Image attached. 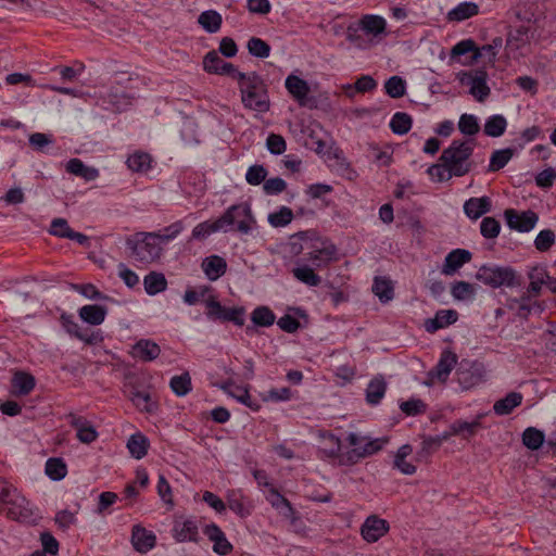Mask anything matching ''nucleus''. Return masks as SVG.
<instances>
[{"mask_svg": "<svg viewBox=\"0 0 556 556\" xmlns=\"http://www.w3.org/2000/svg\"><path fill=\"white\" fill-rule=\"evenodd\" d=\"M545 435L543 431L534 427H528L522 433V443L531 451L539 450L543 445Z\"/></svg>", "mask_w": 556, "mask_h": 556, "instance_id": "49", "label": "nucleus"}, {"mask_svg": "<svg viewBox=\"0 0 556 556\" xmlns=\"http://www.w3.org/2000/svg\"><path fill=\"white\" fill-rule=\"evenodd\" d=\"M227 506L240 517L250 515V510L243 504V495L240 491L231 490L227 494Z\"/></svg>", "mask_w": 556, "mask_h": 556, "instance_id": "52", "label": "nucleus"}, {"mask_svg": "<svg viewBox=\"0 0 556 556\" xmlns=\"http://www.w3.org/2000/svg\"><path fill=\"white\" fill-rule=\"evenodd\" d=\"M60 321L62 327L68 334L77 338L78 340L85 342L86 344L92 345L102 339L99 332L88 334L86 331H83L79 325L74 320L73 315L71 314L62 313L60 316Z\"/></svg>", "mask_w": 556, "mask_h": 556, "instance_id": "19", "label": "nucleus"}, {"mask_svg": "<svg viewBox=\"0 0 556 556\" xmlns=\"http://www.w3.org/2000/svg\"><path fill=\"white\" fill-rule=\"evenodd\" d=\"M324 439L328 442V446L323 448L324 454L332 459H338L341 465V457L344 453L341 452V440L339 437L331 432L324 434Z\"/></svg>", "mask_w": 556, "mask_h": 556, "instance_id": "53", "label": "nucleus"}, {"mask_svg": "<svg viewBox=\"0 0 556 556\" xmlns=\"http://www.w3.org/2000/svg\"><path fill=\"white\" fill-rule=\"evenodd\" d=\"M412 124L413 119L409 114L396 112L390 121V128L396 135H405L410 130Z\"/></svg>", "mask_w": 556, "mask_h": 556, "instance_id": "50", "label": "nucleus"}, {"mask_svg": "<svg viewBox=\"0 0 556 556\" xmlns=\"http://www.w3.org/2000/svg\"><path fill=\"white\" fill-rule=\"evenodd\" d=\"M332 191L333 188L331 185L318 182L308 185L305 189V194L311 199L325 200V197L330 194Z\"/></svg>", "mask_w": 556, "mask_h": 556, "instance_id": "64", "label": "nucleus"}, {"mask_svg": "<svg viewBox=\"0 0 556 556\" xmlns=\"http://www.w3.org/2000/svg\"><path fill=\"white\" fill-rule=\"evenodd\" d=\"M390 526L386 519L377 515L368 516L361 527V535L368 543H375L389 532Z\"/></svg>", "mask_w": 556, "mask_h": 556, "instance_id": "13", "label": "nucleus"}, {"mask_svg": "<svg viewBox=\"0 0 556 556\" xmlns=\"http://www.w3.org/2000/svg\"><path fill=\"white\" fill-rule=\"evenodd\" d=\"M222 15L214 10H207L199 15L198 23L201 27L210 34H214L220 29Z\"/></svg>", "mask_w": 556, "mask_h": 556, "instance_id": "42", "label": "nucleus"}, {"mask_svg": "<svg viewBox=\"0 0 556 556\" xmlns=\"http://www.w3.org/2000/svg\"><path fill=\"white\" fill-rule=\"evenodd\" d=\"M251 321L258 327H270L276 321V315L268 306H256L251 313Z\"/></svg>", "mask_w": 556, "mask_h": 556, "instance_id": "44", "label": "nucleus"}, {"mask_svg": "<svg viewBox=\"0 0 556 556\" xmlns=\"http://www.w3.org/2000/svg\"><path fill=\"white\" fill-rule=\"evenodd\" d=\"M172 536L177 543H199L201 540L198 523L192 518L176 517L172 528Z\"/></svg>", "mask_w": 556, "mask_h": 556, "instance_id": "12", "label": "nucleus"}, {"mask_svg": "<svg viewBox=\"0 0 556 556\" xmlns=\"http://www.w3.org/2000/svg\"><path fill=\"white\" fill-rule=\"evenodd\" d=\"M476 278L484 285L496 289L501 287H520L521 276L509 266H488L482 265L476 275Z\"/></svg>", "mask_w": 556, "mask_h": 556, "instance_id": "6", "label": "nucleus"}, {"mask_svg": "<svg viewBox=\"0 0 556 556\" xmlns=\"http://www.w3.org/2000/svg\"><path fill=\"white\" fill-rule=\"evenodd\" d=\"M376 87L377 83L371 76L363 75L355 81L354 86L345 85L343 88L345 90V93L349 97H352L353 90L364 93L374 90Z\"/></svg>", "mask_w": 556, "mask_h": 556, "instance_id": "54", "label": "nucleus"}, {"mask_svg": "<svg viewBox=\"0 0 556 556\" xmlns=\"http://www.w3.org/2000/svg\"><path fill=\"white\" fill-rule=\"evenodd\" d=\"M515 151L516 150L513 148L495 150L490 157L489 170L498 172L500 169L504 168L514 156Z\"/></svg>", "mask_w": 556, "mask_h": 556, "instance_id": "46", "label": "nucleus"}, {"mask_svg": "<svg viewBox=\"0 0 556 556\" xmlns=\"http://www.w3.org/2000/svg\"><path fill=\"white\" fill-rule=\"evenodd\" d=\"M501 231L500 222L491 216L484 217L480 224V232L485 239H495Z\"/></svg>", "mask_w": 556, "mask_h": 556, "instance_id": "62", "label": "nucleus"}, {"mask_svg": "<svg viewBox=\"0 0 556 556\" xmlns=\"http://www.w3.org/2000/svg\"><path fill=\"white\" fill-rule=\"evenodd\" d=\"M161 348L149 339H140L132 345L131 354L142 362H152L160 356Z\"/></svg>", "mask_w": 556, "mask_h": 556, "instance_id": "26", "label": "nucleus"}, {"mask_svg": "<svg viewBox=\"0 0 556 556\" xmlns=\"http://www.w3.org/2000/svg\"><path fill=\"white\" fill-rule=\"evenodd\" d=\"M475 146L473 139L453 140L450 147L443 150L440 156L441 164L430 166L426 174H433L432 172L441 166L448 174H467L471 170L469 157Z\"/></svg>", "mask_w": 556, "mask_h": 556, "instance_id": "1", "label": "nucleus"}, {"mask_svg": "<svg viewBox=\"0 0 556 556\" xmlns=\"http://www.w3.org/2000/svg\"><path fill=\"white\" fill-rule=\"evenodd\" d=\"M203 533L211 542H213V552L217 555L226 556L232 552V544L228 541L224 531L216 523L212 522L206 525L203 529Z\"/></svg>", "mask_w": 556, "mask_h": 556, "instance_id": "14", "label": "nucleus"}, {"mask_svg": "<svg viewBox=\"0 0 556 556\" xmlns=\"http://www.w3.org/2000/svg\"><path fill=\"white\" fill-rule=\"evenodd\" d=\"M286 89L291 94V97L298 101L300 105H305L307 101V96L311 91V88L306 80L296 76L289 75L285 81Z\"/></svg>", "mask_w": 556, "mask_h": 556, "instance_id": "25", "label": "nucleus"}, {"mask_svg": "<svg viewBox=\"0 0 556 556\" xmlns=\"http://www.w3.org/2000/svg\"><path fill=\"white\" fill-rule=\"evenodd\" d=\"M346 441L352 448L344 452L341 457V465L343 466H353L362 459L377 454L383 448L384 444L388 443L387 438L369 439L355 432H350L346 437Z\"/></svg>", "mask_w": 556, "mask_h": 556, "instance_id": "3", "label": "nucleus"}, {"mask_svg": "<svg viewBox=\"0 0 556 556\" xmlns=\"http://www.w3.org/2000/svg\"><path fill=\"white\" fill-rule=\"evenodd\" d=\"M315 268L316 267L298 260L296 267L292 269V274L302 283L309 287H318L321 282V278L315 273Z\"/></svg>", "mask_w": 556, "mask_h": 556, "instance_id": "32", "label": "nucleus"}, {"mask_svg": "<svg viewBox=\"0 0 556 556\" xmlns=\"http://www.w3.org/2000/svg\"><path fill=\"white\" fill-rule=\"evenodd\" d=\"M472 253L466 249L452 250L444 258L441 273L445 276L454 275L466 263L470 262Z\"/></svg>", "mask_w": 556, "mask_h": 556, "instance_id": "20", "label": "nucleus"}, {"mask_svg": "<svg viewBox=\"0 0 556 556\" xmlns=\"http://www.w3.org/2000/svg\"><path fill=\"white\" fill-rule=\"evenodd\" d=\"M247 48L251 55L260 59L268 58L271 51L270 46L258 37L250 38Z\"/></svg>", "mask_w": 556, "mask_h": 556, "instance_id": "55", "label": "nucleus"}, {"mask_svg": "<svg viewBox=\"0 0 556 556\" xmlns=\"http://www.w3.org/2000/svg\"><path fill=\"white\" fill-rule=\"evenodd\" d=\"M266 500L286 518L290 519L292 525H295L296 521L301 520L298 511L293 508L290 501L285 497L274 485H270Z\"/></svg>", "mask_w": 556, "mask_h": 556, "instance_id": "17", "label": "nucleus"}, {"mask_svg": "<svg viewBox=\"0 0 556 556\" xmlns=\"http://www.w3.org/2000/svg\"><path fill=\"white\" fill-rule=\"evenodd\" d=\"M485 375L484 365L480 362H472L469 370L458 371V380L464 386V388L469 389L476 384H479L483 381Z\"/></svg>", "mask_w": 556, "mask_h": 556, "instance_id": "31", "label": "nucleus"}, {"mask_svg": "<svg viewBox=\"0 0 556 556\" xmlns=\"http://www.w3.org/2000/svg\"><path fill=\"white\" fill-rule=\"evenodd\" d=\"M504 217L507 226L519 232H529L535 227L539 220L538 214L531 210L517 211L515 208H506L504 211Z\"/></svg>", "mask_w": 556, "mask_h": 556, "instance_id": "11", "label": "nucleus"}, {"mask_svg": "<svg viewBox=\"0 0 556 556\" xmlns=\"http://www.w3.org/2000/svg\"><path fill=\"white\" fill-rule=\"evenodd\" d=\"M241 101L245 109L265 113L270 108L266 84L263 78L252 73H237Z\"/></svg>", "mask_w": 556, "mask_h": 556, "instance_id": "2", "label": "nucleus"}, {"mask_svg": "<svg viewBox=\"0 0 556 556\" xmlns=\"http://www.w3.org/2000/svg\"><path fill=\"white\" fill-rule=\"evenodd\" d=\"M154 160L148 152L144 151H135L130 155H128L126 160V165L129 170L134 173H147L153 169Z\"/></svg>", "mask_w": 556, "mask_h": 556, "instance_id": "29", "label": "nucleus"}, {"mask_svg": "<svg viewBox=\"0 0 556 556\" xmlns=\"http://www.w3.org/2000/svg\"><path fill=\"white\" fill-rule=\"evenodd\" d=\"M203 67L207 73L229 75L233 78H237V73H239L231 63L224 61L216 51H210L205 54Z\"/></svg>", "mask_w": 556, "mask_h": 556, "instance_id": "18", "label": "nucleus"}, {"mask_svg": "<svg viewBox=\"0 0 556 556\" xmlns=\"http://www.w3.org/2000/svg\"><path fill=\"white\" fill-rule=\"evenodd\" d=\"M130 257L142 264H150L161 255L159 236L155 232H139L127 239Z\"/></svg>", "mask_w": 556, "mask_h": 556, "instance_id": "5", "label": "nucleus"}, {"mask_svg": "<svg viewBox=\"0 0 556 556\" xmlns=\"http://www.w3.org/2000/svg\"><path fill=\"white\" fill-rule=\"evenodd\" d=\"M108 314V308L98 304H88L79 308L78 315L80 319L89 325H101Z\"/></svg>", "mask_w": 556, "mask_h": 556, "instance_id": "33", "label": "nucleus"}, {"mask_svg": "<svg viewBox=\"0 0 556 556\" xmlns=\"http://www.w3.org/2000/svg\"><path fill=\"white\" fill-rule=\"evenodd\" d=\"M483 417L484 414H479L472 421L463 419L454 420L448 427V432L444 434V439H447L448 435H458L465 440L475 437L478 430L482 428L481 419Z\"/></svg>", "mask_w": 556, "mask_h": 556, "instance_id": "15", "label": "nucleus"}, {"mask_svg": "<svg viewBox=\"0 0 556 556\" xmlns=\"http://www.w3.org/2000/svg\"><path fill=\"white\" fill-rule=\"evenodd\" d=\"M507 128V121L501 114H495L486 118L483 131L486 136L497 138L501 137Z\"/></svg>", "mask_w": 556, "mask_h": 556, "instance_id": "43", "label": "nucleus"}, {"mask_svg": "<svg viewBox=\"0 0 556 556\" xmlns=\"http://www.w3.org/2000/svg\"><path fill=\"white\" fill-rule=\"evenodd\" d=\"M219 222L224 231H237L242 235L252 232L256 220L253 216L251 205L247 202L229 206L220 216Z\"/></svg>", "mask_w": 556, "mask_h": 556, "instance_id": "4", "label": "nucleus"}, {"mask_svg": "<svg viewBox=\"0 0 556 556\" xmlns=\"http://www.w3.org/2000/svg\"><path fill=\"white\" fill-rule=\"evenodd\" d=\"M427 404L420 400L410 397L407 401L400 403V409L406 415V416H419L427 412Z\"/></svg>", "mask_w": 556, "mask_h": 556, "instance_id": "59", "label": "nucleus"}, {"mask_svg": "<svg viewBox=\"0 0 556 556\" xmlns=\"http://www.w3.org/2000/svg\"><path fill=\"white\" fill-rule=\"evenodd\" d=\"M143 285L149 295H155L166 289L167 280L162 273L151 271L144 277Z\"/></svg>", "mask_w": 556, "mask_h": 556, "instance_id": "41", "label": "nucleus"}, {"mask_svg": "<svg viewBox=\"0 0 556 556\" xmlns=\"http://www.w3.org/2000/svg\"><path fill=\"white\" fill-rule=\"evenodd\" d=\"M511 302L509 307L516 308L517 316L522 319H528L533 309L542 311L541 305L536 301L532 302L530 295L526 293L520 299H514Z\"/></svg>", "mask_w": 556, "mask_h": 556, "instance_id": "39", "label": "nucleus"}, {"mask_svg": "<svg viewBox=\"0 0 556 556\" xmlns=\"http://www.w3.org/2000/svg\"><path fill=\"white\" fill-rule=\"evenodd\" d=\"M4 504L8 505L5 515L9 519L23 523H31L35 521L30 503L23 495L18 494L17 491L12 493L9 501Z\"/></svg>", "mask_w": 556, "mask_h": 556, "instance_id": "10", "label": "nucleus"}, {"mask_svg": "<svg viewBox=\"0 0 556 556\" xmlns=\"http://www.w3.org/2000/svg\"><path fill=\"white\" fill-rule=\"evenodd\" d=\"M366 402L370 406L378 405L387 392V382L382 376L372 378L366 388Z\"/></svg>", "mask_w": 556, "mask_h": 556, "instance_id": "34", "label": "nucleus"}, {"mask_svg": "<svg viewBox=\"0 0 556 556\" xmlns=\"http://www.w3.org/2000/svg\"><path fill=\"white\" fill-rule=\"evenodd\" d=\"M490 210L491 201L488 197L470 198L464 204V212L471 219H478Z\"/></svg>", "mask_w": 556, "mask_h": 556, "instance_id": "35", "label": "nucleus"}, {"mask_svg": "<svg viewBox=\"0 0 556 556\" xmlns=\"http://www.w3.org/2000/svg\"><path fill=\"white\" fill-rule=\"evenodd\" d=\"M36 387V378L28 371L16 370L11 378V393L16 396H26Z\"/></svg>", "mask_w": 556, "mask_h": 556, "instance_id": "21", "label": "nucleus"}, {"mask_svg": "<svg viewBox=\"0 0 556 556\" xmlns=\"http://www.w3.org/2000/svg\"><path fill=\"white\" fill-rule=\"evenodd\" d=\"M150 441L141 432L131 434L127 441V448L132 457L136 459L143 458L149 451Z\"/></svg>", "mask_w": 556, "mask_h": 556, "instance_id": "37", "label": "nucleus"}, {"mask_svg": "<svg viewBox=\"0 0 556 556\" xmlns=\"http://www.w3.org/2000/svg\"><path fill=\"white\" fill-rule=\"evenodd\" d=\"M451 294L457 301H470L476 296V288L467 281H455L452 283Z\"/></svg>", "mask_w": 556, "mask_h": 556, "instance_id": "47", "label": "nucleus"}, {"mask_svg": "<svg viewBox=\"0 0 556 556\" xmlns=\"http://www.w3.org/2000/svg\"><path fill=\"white\" fill-rule=\"evenodd\" d=\"M372 291L382 303L389 302L394 296V289L391 281L383 277L375 278Z\"/></svg>", "mask_w": 556, "mask_h": 556, "instance_id": "48", "label": "nucleus"}, {"mask_svg": "<svg viewBox=\"0 0 556 556\" xmlns=\"http://www.w3.org/2000/svg\"><path fill=\"white\" fill-rule=\"evenodd\" d=\"M316 236L317 231L314 229L299 231L292 235L289 242L290 253L305 256L307 250L314 248L313 239H315Z\"/></svg>", "mask_w": 556, "mask_h": 556, "instance_id": "24", "label": "nucleus"}, {"mask_svg": "<svg viewBox=\"0 0 556 556\" xmlns=\"http://www.w3.org/2000/svg\"><path fill=\"white\" fill-rule=\"evenodd\" d=\"M554 242H555L554 231L551 229H544L538 233V236L534 240V245H535V249L539 250L540 252H545L551 249V247L554 244Z\"/></svg>", "mask_w": 556, "mask_h": 556, "instance_id": "63", "label": "nucleus"}, {"mask_svg": "<svg viewBox=\"0 0 556 556\" xmlns=\"http://www.w3.org/2000/svg\"><path fill=\"white\" fill-rule=\"evenodd\" d=\"M458 319V313L455 309H439L433 318L425 320V329L429 333H434L440 329L455 324Z\"/></svg>", "mask_w": 556, "mask_h": 556, "instance_id": "23", "label": "nucleus"}, {"mask_svg": "<svg viewBox=\"0 0 556 556\" xmlns=\"http://www.w3.org/2000/svg\"><path fill=\"white\" fill-rule=\"evenodd\" d=\"M202 269L208 280L215 281L225 275L227 263L225 258L219 255H211L203 260Z\"/></svg>", "mask_w": 556, "mask_h": 556, "instance_id": "28", "label": "nucleus"}, {"mask_svg": "<svg viewBox=\"0 0 556 556\" xmlns=\"http://www.w3.org/2000/svg\"><path fill=\"white\" fill-rule=\"evenodd\" d=\"M384 89L388 96L397 99L405 94L406 83L400 76H392L386 81Z\"/></svg>", "mask_w": 556, "mask_h": 556, "instance_id": "61", "label": "nucleus"}, {"mask_svg": "<svg viewBox=\"0 0 556 556\" xmlns=\"http://www.w3.org/2000/svg\"><path fill=\"white\" fill-rule=\"evenodd\" d=\"M206 316L211 320L222 323H232L238 327H242L245 323V308L243 306L227 307L214 298L206 301Z\"/></svg>", "mask_w": 556, "mask_h": 556, "instance_id": "8", "label": "nucleus"}, {"mask_svg": "<svg viewBox=\"0 0 556 556\" xmlns=\"http://www.w3.org/2000/svg\"><path fill=\"white\" fill-rule=\"evenodd\" d=\"M169 387L177 396L187 395L192 390L191 377L189 372H184L181 375L172 377Z\"/></svg>", "mask_w": 556, "mask_h": 556, "instance_id": "51", "label": "nucleus"}, {"mask_svg": "<svg viewBox=\"0 0 556 556\" xmlns=\"http://www.w3.org/2000/svg\"><path fill=\"white\" fill-rule=\"evenodd\" d=\"M184 192L189 195H197L205 190V181L201 176H184V180L179 181Z\"/></svg>", "mask_w": 556, "mask_h": 556, "instance_id": "58", "label": "nucleus"}, {"mask_svg": "<svg viewBox=\"0 0 556 556\" xmlns=\"http://www.w3.org/2000/svg\"><path fill=\"white\" fill-rule=\"evenodd\" d=\"M131 543L135 551L148 553L156 544V536L152 531L147 530L140 525H135L131 530Z\"/></svg>", "mask_w": 556, "mask_h": 556, "instance_id": "22", "label": "nucleus"}, {"mask_svg": "<svg viewBox=\"0 0 556 556\" xmlns=\"http://www.w3.org/2000/svg\"><path fill=\"white\" fill-rule=\"evenodd\" d=\"M387 22L379 15L367 14L359 21V28L368 35L378 36L386 30Z\"/></svg>", "mask_w": 556, "mask_h": 556, "instance_id": "40", "label": "nucleus"}, {"mask_svg": "<svg viewBox=\"0 0 556 556\" xmlns=\"http://www.w3.org/2000/svg\"><path fill=\"white\" fill-rule=\"evenodd\" d=\"M459 80L463 85L470 87V94L479 102H483L490 96V88L486 84L488 73L483 70L460 73Z\"/></svg>", "mask_w": 556, "mask_h": 556, "instance_id": "9", "label": "nucleus"}, {"mask_svg": "<svg viewBox=\"0 0 556 556\" xmlns=\"http://www.w3.org/2000/svg\"><path fill=\"white\" fill-rule=\"evenodd\" d=\"M293 219V212L288 206H281L279 211L270 213L268 215V223L273 227H285L289 225Z\"/></svg>", "mask_w": 556, "mask_h": 556, "instance_id": "60", "label": "nucleus"}, {"mask_svg": "<svg viewBox=\"0 0 556 556\" xmlns=\"http://www.w3.org/2000/svg\"><path fill=\"white\" fill-rule=\"evenodd\" d=\"M458 129L465 136H475L479 132L478 118L473 114L464 113L458 121Z\"/></svg>", "mask_w": 556, "mask_h": 556, "instance_id": "56", "label": "nucleus"}, {"mask_svg": "<svg viewBox=\"0 0 556 556\" xmlns=\"http://www.w3.org/2000/svg\"><path fill=\"white\" fill-rule=\"evenodd\" d=\"M479 13V7L475 2L465 1L457 4L447 13V17L453 22H463Z\"/></svg>", "mask_w": 556, "mask_h": 556, "instance_id": "38", "label": "nucleus"}, {"mask_svg": "<svg viewBox=\"0 0 556 556\" xmlns=\"http://www.w3.org/2000/svg\"><path fill=\"white\" fill-rule=\"evenodd\" d=\"M522 400L523 396L520 392L511 391L494 403L493 412L497 416L509 415L516 407L521 405Z\"/></svg>", "mask_w": 556, "mask_h": 556, "instance_id": "30", "label": "nucleus"}, {"mask_svg": "<svg viewBox=\"0 0 556 556\" xmlns=\"http://www.w3.org/2000/svg\"><path fill=\"white\" fill-rule=\"evenodd\" d=\"M223 230V226L219 222V217L215 219L214 222H203L198 224L193 230H192V238L202 240L205 239L207 236H210L213 232Z\"/></svg>", "mask_w": 556, "mask_h": 556, "instance_id": "57", "label": "nucleus"}, {"mask_svg": "<svg viewBox=\"0 0 556 556\" xmlns=\"http://www.w3.org/2000/svg\"><path fill=\"white\" fill-rule=\"evenodd\" d=\"M457 362V354L446 349L441 353L437 365L429 371V376L437 378L440 382H446Z\"/></svg>", "mask_w": 556, "mask_h": 556, "instance_id": "16", "label": "nucleus"}, {"mask_svg": "<svg viewBox=\"0 0 556 556\" xmlns=\"http://www.w3.org/2000/svg\"><path fill=\"white\" fill-rule=\"evenodd\" d=\"M314 248L308 249L305 256L300 257V262H305L316 268L327 267L337 260V248L334 244L321 238L318 233L313 239Z\"/></svg>", "mask_w": 556, "mask_h": 556, "instance_id": "7", "label": "nucleus"}, {"mask_svg": "<svg viewBox=\"0 0 556 556\" xmlns=\"http://www.w3.org/2000/svg\"><path fill=\"white\" fill-rule=\"evenodd\" d=\"M305 136L304 144L306 148L323 153L326 149V142L321 138L323 128L318 123L307 125L302 130Z\"/></svg>", "mask_w": 556, "mask_h": 556, "instance_id": "27", "label": "nucleus"}, {"mask_svg": "<svg viewBox=\"0 0 556 556\" xmlns=\"http://www.w3.org/2000/svg\"><path fill=\"white\" fill-rule=\"evenodd\" d=\"M46 475L53 481H60L67 475V466L62 458L51 457L46 462Z\"/></svg>", "mask_w": 556, "mask_h": 556, "instance_id": "45", "label": "nucleus"}, {"mask_svg": "<svg viewBox=\"0 0 556 556\" xmlns=\"http://www.w3.org/2000/svg\"><path fill=\"white\" fill-rule=\"evenodd\" d=\"M130 401L142 413L155 414L159 409L157 402L153 401L151 394L146 391L134 390L130 392Z\"/></svg>", "mask_w": 556, "mask_h": 556, "instance_id": "36", "label": "nucleus"}]
</instances>
